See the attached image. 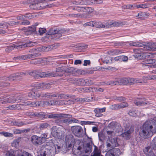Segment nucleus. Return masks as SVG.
<instances>
[{
    "label": "nucleus",
    "mask_w": 156,
    "mask_h": 156,
    "mask_svg": "<svg viewBox=\"0 0 156 156\" xmlns=\"http://www.w3.org/2000/svg\"><path fill=\"white\" fill-rule=\"evenodd\" d=\"M156 133V121L149 120L146 121L141 126L139 130L140 136L146 139L151 137Z\"/></svg>",
    "instance_id": "obj_1"
},
{
    "label": "nucleus",
    "mask_w": 156,
    "mask_h": 156,
    "mask_svg": "<svg viewBox=\"0 0 156 156\" xmlns=\"http://www.w3.org/2000/svg\"><path fill=\"white\" fill-rule=\"evenodd\" d=\"M140 80L136 78H117L114 81H110L105 82L107 85H126L127 84L132 85L135 83H141Z\"/></svg>",
    "instance_id": "obj_2"
},
{
    "label": "nucleus",
    "mask_w": 156,
    "mask_h": 156,
    "mask_svg": "<svg viewBox=\"0 0 156 156\" xmlns=\"http://www.w3.org/2000/svg\"><path fill=\"white\" fill-rule=\"evenodd\" d=\"M67 33L65 29L59 30L57 28H53L49 30L47 34L48 35H51V37L53 39L56 40L59 39L62 35Z\"/></svg>",
    "instance_id": "obj_3"
},
{
    "label": "nucleus",
    "mask_w": 156,
    "mask_h": 156,
    "mask_svg": "<svg viewBox=\"0 0 156 156\" xmlns=\"http://www.w3.org/2000/svg\"><path fill=\"white\" fill-rule=\"evenodd\" d=\"M145 57L146 58H148L146 64L148 65L147 66L150 67L156 68V60L151 58H153L154 54L151 53H147L146 54Z\"/></svg>",
    "instance_id": "obj_4"
},
{
    "label": "nucleus",
    "mask_w": 156,
    "mask_h": 156,
    "mask_svg": "<svg viewBox=\"0 0 156 156\" xmlns=\"http://www.w3.org/2000/svg\"><path fill=\"white\" fill-rule=\"evenodd\" d=\"M48 118L55 119H61V118H70L72 117V115L69 114L59 113L54 114L51 113L47 116Z\"/></svg>",
    "instance_id": "obj_5"
},
{
    "label": "nucleus",
    "mask_w": 156,
    "mask_h": 156,
    "mask_svg": "<svg viewBox=\"0 0 156 156\" xmlns=\"http://www.w3.org/2000/svg\"><path fill=\"white\" fill-rule=\"evenodd\" d=\"M63 76L61 73H54V72H44L40 73L39 72L38 79L43 77L52 76L61 77Z\"/></svg>",
    "instance_id": "obj_6"
},
{
    "label": "nucleus",
    "mask_w": 156,
    "mask_h": 156,
    "mask_svg": "<svg viewBox=\"0 0 156 156\" xmlns=\"http://www.w3.org/2000/svg\"><path fill=\"white\" fill-rule=\"evenodd\" d=\"M71 130L73 133L78 137H82L83 136V130L80 126H72Z\"/></svg>",
    "instance_id": "obj_7"
},
{
    "label": "nucleus",
    "mask_w": 156,
    "mask_h": 156,
    "mask_svg": "<svg viewBox=\"0 0 156 156\" xmlns=\"http://www.w3.org/2000/svg\"><path fill=\"white\" fill-rule=\"evenodd\" d=\"M66 148L68 150H70L72 147V144L75 141L73 136L71 134L66 135L65 138Z\"/></svg>",
    "instance_id": "obj_8"
},
{
    "label": "nucleus",
    "mask_w": 156,
    "mask_h": 156,
    "mask_svg": "<svg viewBox=\"0 0 156 156\" xmlns=\"http://www.w3.org/2000/svg\"><path fill=\"white\" fill-rule=\"evenodd\" d=\"M104 28H109L112 27H119L121 25L122 23L120 22H115L110 20L106 22L104 24Z\"/></svg>",
    "instance_id": "obj_9"
},
{
    "label": "nucleus",
    "mask_w": 156,
    "mask_h": 156,
    "mask_svg": "<svg viewBox=\"0 0 156 156\" xmlns=\"http://www.w3.org/2000/svg\"><path fill=\"white\" fill-rule=\"evenodd\" d=\"M30 141L34 145L36 146L41 145L43 143L39 136L37 135H33L30 138Z\"/></svg>",
    "instance_id": "obj_10"
},
{
    "label": "nucleus",
    "mask_w": 156,
    "mask_h": 156,
    "mask_svg": "<svg viewBox=\"0 0 156 156\" xmlns=\"http://www.w3.org/2000/svg\"><path fill=\"white\" fill-rule=\"evenodd\" d=\"M90 142L88 143L85 144L83 147V150L84 151L85 153H88L91 152L92 151V144H94L92 141L90 139Z\"/></svg>",
    "instance_id": "obj_11"
},
{
    "label": "nucleus",
    "mask_w": 156,
    "mask_h": 156,
    "mask_svg": "<svg viewBox=\"0 0 156 156\" xmlns=\"http://www.w3.org/2000/svg\"><path fill=\"white\" fill-rule=\"evenodd\" d=\"M152 149L150 146H148L144 149L143 151L146 156H156V152L154 153Z\"/></svg>",
    "instance_id": "obj_12"
},
{
    "label": "nucleus",
    "mask_w": 156,
    "mask_h": 156,
    "mask_svg": "<svg viewBox=\"0 0 156 156\" xmlns=\"http://www.w3.org/2000/svg\"><path fill=\"white\" fill-rule=\"evenodd\" d=\"M43 101H37L36 102H28L25 103L24 105H28L30 107H35L36 106L43 107Z\"/></svg>",
    "instance_id": "obj_13"
},
{
    "label": "nucleus",
    "mask_w": 156,
    "mask_h": 156,
    "mask_svg": "<svg viewBox=\"0 0 156 156\" xmlns=\"http://www.w3.org/2000/svg\"><path fill=\"white\" fill-rule=\"evenodd\" d=\"M35 87L37 89H46L50 88L51 87V85L48 83H42L37 84Z\"/></svg>",
    "instance_id": "obj_14"
},
{
    "label": "nucleus",
    "mask_w": 156,
    "mask_h": 156,
    "mask_svg": "<svg viewBox=\"0 0 156 156\" xmlns=\"http://www.w3.org/2000/svg\"><path fill=\"white\" fill-rule=\"evenodd\" d=\"M58 131V129L56 127H53L51 129V134L55 138L60 139L62 137L61 135Z\"/></svg>",
    "instance_id": "obj_15"
},
{
    "label": "nucleus",
    "mask_w": 156,
    "mask_h": 156,
    "mask_svg": "<svg viewBox=\"0 0 156 156\" xmlns=\"http://www.w3.org/2000/svg\"><path fill=\"white\" fill-rule=\"evenodd\" d=\"M141 50L143 49H142V48H137L134 50V52L135 54L133 55L135 58L139 59L142 58L143 52Z\"/></svg>",
    "instance_id": "obj_16"
},
{
    "label": "nucleus",
    "mask_w": 156,
    "mask_h": 156,
    "mask_svg": "<svg viewBox=\"0 0 156 156\" xmlns=\"http://www.w3.org/2000/svg\"><path fill=\"white\" fill-rule=\"evenodd\" d=\"M47 61V58H39L33 59L30 62V63L33 64H37L44 63Z\"/></svg>",
    "instance_id": "obj_17"
},
{
    "label": "nucleus",
    "mask_w": 156,
    "mask_h": 156,
    "mask_svg": "<svg viewBox=\"0 0 156 156\" xmlns=\"http://www.w3.org/2000/svg\"><path fill=\"white\" fill-rule=\"evenodd\" d=\"M135 104L137 106H140L149 104V102L144 99H138L134 101Z\"/></svg>",
    "instance_id": "obj_18"
},
{
    "label": "nucleus",
    "mask_w": 156,
    "mask_h": 156,
    "mask_svg": "<svg viewBox=\"0 0 156 156\" xmlns=\"http://www.w3.org/2000/svg\"><path fill=\"white\" fill-rule=\"evenodd\" d=\"M2 101V104H6L8 103H13L16 102L15 98V97H11L9 98H6L3 100H1Z\"/></svg>",
    "instance_id": "obj_19"
},
{
    "label": "nucleus",
    "mask_w": 156,
    "mask_h": 156,
    "mask_svg": "<svg viewBox=\"0 0 156 156\" xmlns=\"http://www.w3.org/2000/svg\"><path fill=\"white\" fill-rule=\"evenodd\" d=\"M29 7L30 9H32L39 10L44 8L43 7L40 6V5L38 4V3H37L35 1H34V2L30 5Z\"/></svg>",
    "instance_id": "obj_20"
},
{
    "label": "nucleus",
    "mask_w": 156,
    "mask_h": 156,
    "mask_svg": "<svg viewBox=\"0 0 156 156\" xmlns=\"http://www.w3.org/2000/svg\"><path fill=\"white\" fill-rule=\"evenodd\" d=\"M105 108H97L94 109V111L95 114V116L97 117H101L102 116L101 113L105 112Z\"/></svg>",
    "instance_id": "obj_21"
},
{
    "label": "nucleus",
    "mask_w": 156,
    "mask_h": 156,
    "mask_svg": "<svg viewBox=\"0 0 156 156\" xmlns=\"http://www.w3.org/2000/svg\"><path fill=\"white\" fill-rule=\"evenodd\" d=\"M38 96H40L42 98H48L51 97H54L57 96L55 94H51L50 93L46 92H40Z\"/></svg>",
    "instance_id": "obj_22"
},
{
    "label": "nucleus",
    "mask_w": 156,
    "mask_h": 156,
    "mask_svg": "<svg viewBox=\"0 0 156 156\" xmlns=\"http://www.w3.org/2000/svg\"><path fill=\"white\" fill-rule=\"evenodd\" d=\"M110 156H119L121 152L118 148H115L110 151Z\"/></svg>",
    "instance_id": "obj_23"
},
{
    "label": "nucleus",
    "mask_w": 156,
    "mask_h": 156,
    "mask_svg": "<svg viewBox=\"0 0 156 156\" xmlns=\"http://www.w3.org/2000/svg\"><path fill=\"white\" fill-rule=\"evenodd\" d=\"M141 47H142V49H143V50H151L156 49L153 47L150 43H147V44L143 43V45Z\"/></svg>",
    "instance_id": "obj_24"
},
{
    "label": "nucleus",
    "mask_w": 156,
    "mask_h": 156,
    "mask_svg": "<svg viewBox=\"0 0 156 156\" xmlns=\"http://www.w3.org/2000/svg\"><path fill=\"white\" fill-rule=\"evenodd\" d=\"M132 130H129L122 133L121 136L126 140L129 139L131 137V134L132 133Z\"/></svg>",
    "instance_id": "obj_25"
},
{
    "label": "nucleus",
    "mask_w": 156,
    "mask_h": 156,
    "mask_svg": "<svg viewBox=\"0 0 156 156\" xmlns=\"http://www.w3.org/2000/svg\"><path fill=\"white\" fill-rule=\"evenodd\" d=\"M20 23L18 21L16 22L12 21L10 22H5L2 24V25H3V27L4 26H5L6 27V29L8 30V26H15L16 25H18Z\"/></svg>",
    "instance_id": "obj_26"
},
{
    "label": "nucleus",
    "mask_w": 156,
    "mask_h": 156,
    "mask_svg": "<svg viewBox=\"0 0 156 156\" xmlns=\"http://www.w3.org/2000/svg\"><path fill=\"white\" fill-rule=\"evenodd\" d=\"M30 76H32L34 77L35 79H38V73L39 72L35 70H33L32 71H28L27 73Z\"/></svg>",
    "instance_id": "obj_27"
},
{
    "label": "nucleus",
    "mask_w": 156,
    "mask_h": 156,
    "mask_svg": "<svg viewBox=\"0 0 156 156\" xmlns=\"http://www.w3.org/2000/svg\"><path fill=\"white\" fill-rule=\"evenodd\" d=\"M43 107L45 105L50 106L56 105L58 104L57 101H43Z\"/></svg>",
    "instance_id": "obj_28"
},
{
    "label": "nucleus",
    "mask_w": 156,
    "mask_h": 156,
    "mask_svg": "<svg viewBox=\"0 0 156 156\" xmlns=\"http://www.w3.org/2000/svg\"><path fill=\"white\" fill-rule=\"evenodd\" d=\"M26 74V73L21 72L20 73H17L14 74V80L17 81H19L21 79V77L23 75Z\"/></svg>",
    "instance_id": "obj_29"
},
{
    "label": "nucleus",
    "mask_w": 156,
    "mask_h": 156,
    "mask_svg": "<svg viewBox=\"0 0 156 156\" xmlns=\"http://www.w3.org/2000/svg\"><path fill=\"white\" fill-rule=\"evenodd\" d=\"M117 140L115 139H111L110 143H107V146L108 147L112 148L116 147L117 143Z\"/></svg>",
    "instance_id": "obj_30"
},
{
    "label": "nucleus",
    "mask_w": 156,
    "mask_h": 156,
    "mask_svg": "<svg viewBox=\"0 0 156 156\" xmlns=\"http://www.w3.org/2000/svg\"><path fill=\"white\" fill-rule=\"evenodd\" d=\"M149 15V14L148 13L142 12L139 13L137 17L141 19H145V18H147Z\"/></svg>",
    "instance_id": "obj_31"
},
{
    "label": "nucleus",
    "mask_w": 156,
    "mask_h": 156,
    "mask_svg": "<svg viewBox=\"0 0 156 156\" xmlns=\"http://www.w3.org/2000/svg\"><path fill=\"white\" fill-rule=\"evenodd\" d=\"M51 50L50 48V45L37 48V51L38 52L47 51Z\"/></svg>",
    "instance_id": "obj_32"
},
{
    "label": "nucleus",
    "mask_w": 156,
    "mask_h": 156,
    "mask_svg": "<svg viewBox=\"0 0 156 156\" xmlns=\"http://www.w3.org/2000/svg\"><path fill=\"white\" fill-rule=\"evenodd\" d=\"M38 23H35L34 25H33L31 27H28L27 30L28 32L31 33L35 32L36 33V26H38Z\"/></svg>",
    "instance_id": "obj_33"
},
{
    "label": "nucleus",
    "mask_w": 156,
    "mask_h": 156,
    "mask_svg": "<svg viewBox=\"0 0 156 156\" xmlns=\"http://www.w3.org/2000/svg\"><path fill=\"white\" fill-rule=\"evenodd\" d=\"M99 140L101 142H103L106 138L105 134L102 131H100L98 133Z\"/></svg>",
    "instance_id": "obj_34"
},
{
    "label": "nucleus",
    "mask_w": 156,
    "mask_h": 156,
    "mask_svg": "<svg viewBox=\"0 0 156 156\" xmlns=\"http://www.w3.org/2000/svg\"><path fill=\"white\" fill-rule=\"evenodd\" d=\"M94 27L99 28H104L105 27L104 25L101 22H97L94 21Z\"/></svg>",
    "instance_id": "obj_35"
},
{
    "label": "nucleus",
    "mask_w": 156,
    "mask_h": 156,
    "mask_svg": "<svg viewBox=\"0 0 156 156\" xmlns=\"http://www.w3.org/2000/svg\"><path fill=\"white\" fill-rule=\"evenodd\" d=\"M27 59H28L27 55L19 56L13 58V59L15 60H17L18 59L25 60Z\"/></svg>",
    "instance_id": "obj_36"
},
{
    "label": "nucleus",
    "mask_w": 156,
    "mask_h": 156,
    "mask_svg": "<svg viewBox=\"0 0 156 156\" xmlns=\"http://www.w3.org/2000/svg\"><path fill=\"white\" fill-rule=\"evenodd\" d=\"M156 152V136L154 137L152 140L151 146H150Z\"/></svg>",
    "instance_id": "obj_37"
},
{
    "label": "nucleus",
    "mask_w": 156,
    "mask_h": 156,
    "mask_svg": "<svg viewBox=\"0 0 156 156\" xmlns=\"http://www.w3.org/2000/svg\"><path fill=\"white\" fill-rule=\"evenodd\" d=\"M78 71V69H75L73 67H70L66 69L65 70V72L67 73H74L77 72Z\"/></svg>",
    "instance_id": "obj_38"
},
{
    "label": "nucleus",
    "mask_w": 156,
    "mask_h": 156,
    "mask_svg": "<svg viewBox=\"0 0 156 156\" xmlns=\"http://www.w3.org/2000/svg\"><path fill=\"white\" fill-rule=\"evenodd\" d=\"M13 124L15 126L19 127H20L23 125H26V124L24 123L23 122L19 121H14L12 122Z\"/></svg>",
    "instance_id": "obj_39"
},
{
    "label": "nucleus",
    "mask_w": 156,
    "mask_h": 156,
    "mask_svg": "<svg viewBox=\"0 0 156 156\" xmlns=\"http://www.w3.org/2000/svg\"><path fill=\"white\" fill-rule=\"evenodd\" d=\"M75 100H73V99H70L68 100L63 101L64 104L66 105L73 104L75 103Z\"/></svg>",
    "instance_id": "obj_40"
},
{
    "label": "nucleus",
    "mask_w": 156,
    "mask_h": 156,
    "mask_svg": "<svg viewBox=\"0 0 156 156\" xmlns=\"http://www.w3.org/2000/svg\"><path fill=\"white\" fill-rule=\"evenodd\" d=\"M55 94V95H57V96H56V97H57L59 99H67V98H68L69 97V96L68 95H66L64 94Z\"/></svg>",
    "instance_id": "obj_41"
},
{
    "label": "nucleus",
    "mask_w": 156,
    "mask_h": 156,
    "mask_svg": "<svg viewBox=\"0 0 156 156\" xmlns=\"http://www.w3.org/2000/svg\"><path fill=\"white\" fill-rule=\"evenodd\" d=\"M81 102H85L91 101H93V97H88L86 98H80Z\"/></svg>",
    "instance_id": "obj_42"
},
{
    "label": "nucleus",
    "mask_w": 156,
    "mask_h": 156,
    "mask_svg": "<svg viewBox=\"0 0 156 156\" xmlns=\"http://www.w3.org/2000/svg\"><path fill=\"white\" fill-rule=\"evenodd\" d=\"M34 43L30 41L29 42H26L24 43H23L20 45L22 47H30L33 45Z\"/></svg>",
    "instance_id": "obj_43"
},
{
    "label": "nucleus",
    "mask_w": 156,
    "mask_h": 156,
    "mask_svg": "<svg viewBox=\"0 0 156 156\" xmlns=\"http://www.w3.org/2000/svg\"><path fill=\"white\" fill-rule=\"evenodd\" d=\"M131 46L141 47L143 45V43L137 42H132L129 43Z\"/></svg>",
    "instance_id": "obj_44"
},
{
    "label": "nucleus",
    "mask_w": 156,
    "mask_h": 156,
    "mask_svg": "<svg viewBox=\"0 0 156 156\" xmlns=\"http://www.w3.org/2000/svg\"><path fill=\"white\" fill-rule=\"evenodd\" d=\"M94 153L93 156H101V153L98 150V147L94 144Z\"/></svg>",
    "instance_id": "obj_45"
},
{
    "label": "nucleus",
    "mask_w": 156,
    "mask_h": 156,
    "mask_svg": "<svg viewBox=\"0 0 156 156\" xmlns=\"http://www.w3.org/2000/svg\"><path fill=\"white\" fill-rule=\"evenodd\" d=\"M121 53V51L117 49L112 50L109 51V54L111 55H117Z\"/></svg>",
    "instance_id": "obj_46"
},
{
    "label": "nucleus",
    "mask_w": 156,
    "mask_h": 156,
    "mask_svg": "<svg viewBox=\"0 0 156 156\" xmlns=\"http://www.w3.org/2000/svg\"><path fill=\"white\" fill-rule=\"evenodd\" d=\"M27 55L28 59H29L39 56L41 55L40 54H38L37 52H36L34 53L28 54Z\"/></svg>",
    "instance_id": "obj_47"
},
{
    "label": "nucleus",
    "mask_w": 156,
    "mask_h": 156,
    "mask_svg": "<svg viewBox=\"0 0 156 156\" xmlns=\"http://www.w3.org/2000/svg\"><path fill=\"white\" fill-rule=\"evenodd\" d=\"M95 88H92L91 87H86L82 88L83 91L85 92H89L91 91L94 92V90H95Z\"/></svg>",
    "instance_id": "obj_48"
},
{
    "label": "nucleus",
    "mask_w": 156,
    "mask_h": 156,
    "mask_svg": "<svg viewBox=\"0 0 156 156\" xmlns=\"http://www.w3.org/2000/svg\"><path fill=\"white\" fill-rule=\"evenodd\" d=\"M49 126V124L47 123H42L40 124L39 126V128L40 130H42L47 128Z\"/></svg>",
    "instance_id": "obj_49"
},
{
    "label": "nucleus",
    "mask_w": 156,
    "mask_h": 156,
    "mask_svg": "<svg viewBox=\"0 0 156 156\" xmlns=\"http://www.w3.org/2000/svg\"><path fill=\"white\" fill-rule=\"evenodd\" d=\"M0 133L3 135L4 136L6 137H12L13 136V135L12 133L6 132H1Z\"/></svg>",
    "instance_id": "obj_50"
},
{
    "label": "nucleus",
    "mask_w": 156,
    "mask_h": 156,
    "mask_svg": "<svg viewBox=\"0 0 156 156\" xmlns=\"http://www.w3.org/2000/svg\"><path fill=\"white\" fill-rule=\"evenodd\" d=\"M15 153L12 150L7 151L5 154V156H13L15 155Z\"/></svg>",
    "instance_id": "obj_51"
},
{
    "label": "nucleus",
    "mask_w": 156,
    "mask_h": 156,
    "mask_svg": "<svg viewBox=\"0 0 156 156\" xmlns=\"http://www.w3.org/2000/svg\"><path fill=\"white\" fill-rule=\"evenodd\" d=\"M15 102L17 103H19L23 99V97L21 95L15 96Z\"/></svg>",
    "instance_id": "obj_52"
},
{
    "label": "nucleus",
    "mask_w": 156,
    "mask_h": 156,
    "mask_svg": "<svg viewBox=\"0 0 156 156\" xmlns=\"http://www.w3.org/2000/svg\"><path fill=\"white\" fill-rule=\"evenodd\" d=\"M119 109H120L127 107L128 105V103L126 102H123L120 104H118Z\"/></svg>",
    "instance_id": "obj_53"
},
{
    "label": "nucleus",
    "mask_w": 156,
    "mask_h": 156,
    "mask_svg": "<svg viewBox=\"0 0 156 156\" xmlns=\"http://www.w3.org/2000/svg\"><path fill=\"white\" fill-rule=\"evenodd\" d=\"M76 80L79 85L81 86L85 85V79L83 78H78Z\"/></svg>",
    "instance_id": "obj_54"
},
{
    "label": "nucleus",
    "mask_w": 156,
    "mask_h": 156,
    "mask_svg": "<svg viewBox=\"0 0 156 156\" xmlns=\"http://www.w3.org/2000/svg\"><path fill=\"white\" fill-rule=\"evenodd\" d=\"M40 139H41V140L43 143L45 141V140L48 138H47V133H43L40 136H39Z\"/></svg>",
    "instance_id": "obj_55"
},
{
    "label": "nucleus",
    "mask_w": 156,
    "mask_h": 156,
    "mask_svg": "<svg viewBox=\"0 0 156 156\" xmlns=\"http://www.w3.org/2000/svg\"><path fill=\"white\" fill-rule=\"evenodd\" d=\"M113 99L115 100H116L119 102L125 101L126 100L125 98L122 96L114 97Z\"/></svg>",
    "instance_id": "obj_56"
},
{
    "label": "nucleus",
    "mask_w": 156,
    "mask_h": 156,
    "mask_svg": "<svg viewBox=\"0 0 156 156\" xmlns=\"http://www.w3.org/2000/svg\"><path fill=\"white\" fill-rule=\"evenodd\" d=\"M86 13L89 14L94 11V9L91 7H87L84 8Z\"/></svg>",
    "instance_id": "obj_57"
},
{
    "label": "nucleus",
    "mask_w": 156,
    "mask_h": 156,
    "mask_svg": "<svg viewBox=\"0 0 156 156\" xmlns=\"http://www.w3.org/2000/svg\"><path fill=\"white\" fill-rule=\"evenodd\" d=\"M20 141V140L19 139H18L14 140L12 144V146L16 147H18V146Z\"/></svg>",
    "instance_id": "obj_58"
},
{
    "label": "nucleus",
    "mask_w": 156,
    "mask_h": 156,
    "mask_svg": "<svg viewBox=\"0 0 156 156\" xmlns=\"http://www.w3.org/2000/svg\"><path fill=\"white\" fill-rule=\"evenodd\" d=\"M24 132V130H21L18 129H14L13 130V132L15 134H20Z\"/></svg>",
    "instance_id": "obj_59"
},
{
    "label": "nucleus",
    "mask_w": 156,
    "mask_h": 156,
    "mask_svg": "<svg viewBox=\"0 0 156 156\" xmlns=\"http://www.w3.org/2000/svg\"><path fill=\"white\" fill-rule=\"evenodd\" d=\"M93 81L88 79H85V85L90 86L93 84Z\"/></svg>",
    "instance_id": "obj_60"
},
{
    "label": "nucleus",
    "mask_w": 156,
    "mask_h": 156,
    "mask_svg": "<svg viewBox=\"0 0 156 156\" xmlns=\"http://www.w3.org/2000/svg\"><path fill=\"white\" fill-rule=\"evenodd\" d=\"M60 46L59 43L54 44L50 45V48L51 50L53 49H55L58 47Z\"/></svg>",
    "instance_id": "obj_61"
},
{
    "label": "nucleus",
    "mask_w": 156,
    "mask_h": 156,
    "mask_svg": "<svg viewBox=\"0 0 156 156\" xmlns=\"http://www.w3.org/2000/svg\"><path fill=\"white\" fill-rule=\"evenodd\" d=\"M45 116V113L44 112H37V117L44 118Z\"/></svg>",
    "instance_id": "obj_62"
},
{
    "label": "nucleus",
    "mask_w": 156,
    "mask_h": 156,
    "mask_svg": "<svg viewBox=\"0 0 156 156\" xmlns=\"http://www.w3.org/2000/svg\"><path fill=\"white\" fill-rule=\"evenodd\" d=\"M18 156H32L30 154L24 151L20 154H19Z\"/></svg>",
    "instance_id": "obj_63"
},
{
    "label": "nucleus",
    "mask_w": 156,
    "mask_h": 156,
    "mask_svg": "<svg viewBox=\"0 0 156 156\" xmlns=\"http://www.w3.org/2000/svg\"><path fill=\"white\" fill-rule=\"evenodd\" d=\"M48 150L45 149L44 150H42L41 152V156H48Z\"/></svg>",
    "instance_id": "obj_64"
}]
</instances>
